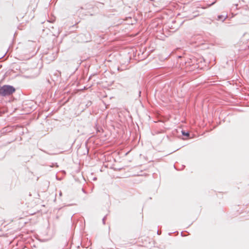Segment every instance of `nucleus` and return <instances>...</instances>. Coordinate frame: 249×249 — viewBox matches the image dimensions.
I'll return each instance as SVG.
<instances>
[{
    "label": "nucleus",
    "instance_id": "f257e3e1",
    "mask_svg": "<svg viewBox=\"0 0 249 249\" xmlns=\"http://www.w3.org/2000/svg\"><path fill=\"white\" fill-rule=\"evenodd\" d=\"M15 89L10 85H3L0 88V95L2 96H10L15 91Z\"/></svg>",
    "mask_w": 249,
    "mask_h": 249
},
{
    "label": "nucleus",
    "instance_id": "f03ea898",
    "mask_svg": "<svg viewBox=\"0 0 249 249\" xmlns=\"http://www.w3.org/2000/svg\"><path fill=\"white\" fill-rule=\"evenodd\" d=\"M227 18V15H226V16L219 15L217 17V20H221L222 21H224Z\"/></svg>",
    "mask_w": 249,
    "mask_h": 249
},
{
    "label": "nucleus",
    "instance_id": "7ed1b4c3",
    "mask_svg": "<svg viewBox=\"0 0 249 249\" xmlns=\"http://www.w3.org/2000/svg\"><path fill=\"white\" fill-rule=\"evenodd\" d=\"M182 135L183 136L188 137L189 136V133L188 132H185V131H182Z\"/></svg>",
    "mask_w": 249,
    "mask_h": 249
},
{
    "label": "nucleus",
    "instance_id": "20e7f679",
    "mask_svg": "<svg viewBox=\"0 0 249 249\" xmlns=\"http://www.w3.org/2000/svg\"><path fill=\"white\" fill-rule=\"evenodd\" d=\"M106 217L107 216H105L102 219V221H103V223L104 224H105V220H106Z\"/></svg>",
    "mask_w": 249,
    "mask_h": 249
}]
</instances>
